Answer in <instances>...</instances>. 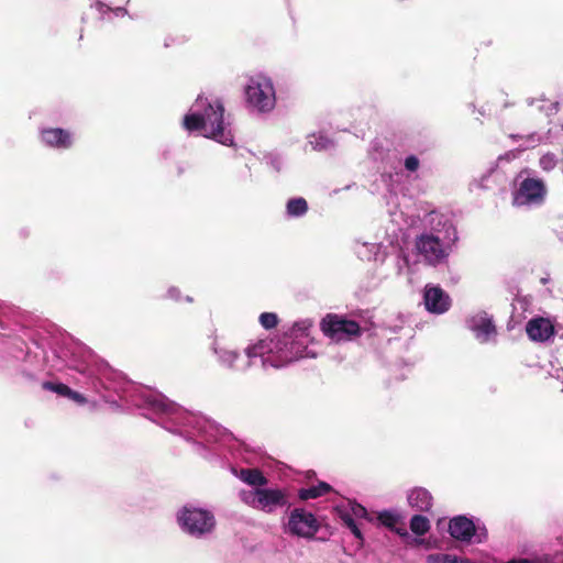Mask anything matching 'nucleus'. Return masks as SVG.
Masks as SVG:
<instances>
[{
  "mask_svg": "<svg viewBox=\"0 0 563 563\" xmlns=\"http://www.w3.org/2000/svg\"><path fill=\"white\" fill-rule=\"evenodd\" d=\"M405 167L410 172H416L419 167V159L415 155H410L405 159Z\"/></svg>",
  "mask_w": 563,
  "mask_h": 563,
  "instance_id": "c756f323",
  "label": "nucleus"
},
{
  "mask_svg": "<svg viewBox=\"0 0 563 563\" xmlns=\"http://www.w3.org/2000/svg\"><path fill=\"white\" fill-rule=\"evenodd\" d=\"M239 477L244 483L255 486L256 488H262L268 482L258 468H242Z\"/></svg>",
  "mask_w": 563,
  "mask_h": 563,
  "instance_id": "2eb2a0df",
  "label": "nucleus"
},
{
  "mask_svg": "<svg viewBox=\"0 0 563 563\" xmlns=\"http://www.w3.org/2000/svg\"><path fill=\"white\" fill-rule=\"evenodd\" d=\"M244 501L254 509L272 514L288 504V496L283 489L255 488Z\"/></svg>",
  "mask_w": 563,
  "mask_h": 563,
  "instance_id": "20e7f679",
  "label": "nucleus"
},
{
  "mask_svg": "<svg viewBox=\"0 0 563 563\" xmlns=\"http://www.w3.org/2000/svg\"><path fill=\"white\" fill-rule=\"evenodd\" d=\"M452 556L444 553L430 554L427 558V563H452Z\"/></svg>",
  "mask_w": 563,
  "mask_h": 563,
  "instance_id": "a878e982",
  "label": "nucleus"
},
{
  "mask_svg": "<svg viewBox=\"0 0 563 563\" xmlns=\"http://www.w3.org/2000/svg\"><path fill=\"white\" fill-rule=\"evenodd\" d=\"M547 195L544 183L536 178H526L514 194L515 206L540 205Z\"/></svg>",
  "mask_w": 563,
  "mask_h": 563,
  "instance_id": "0eeeda50",
  "label": "nucleus"
},
{
  "mask_svg": "<svg viewBox=\"0 0 563 563\" xmlns=\"http://www.w3.org/2000/svg\"><path fill=\"white\" fill-rule=\"evenodd\" d=\"M289 531L298 537L312 538L319 530L316 517L301 508H295L288 520Z\"/></svg>",
  "mask_w": 563,
  "mask_h": 563,
  "instance_id": "6e6552de",
  "label": "nucleus"
},
{
  "mask_svg": "<svg viewBox=\"0 0 563 563\" xmlns=\"http://www.w3.org/2000/svg\"><path fill=\"white\" fill-rule=\"evenodd\" d=\"M449 532L455 540L470 542L476 532V527L470 518L456 516L450 520Z\"/></svg>",
  "mask_w": 563,
  "mask_h": 563,
  "instance_id": "9b49d317",
  "label": "nucleus"
},
{
  "mask_svg": "<svg viewBox=\"0 0 563 563\" xmlns=\"http://www.w3.org/2000/svg\"><path fill=\"white\" fill-rule=\"evenodd\" d=\"M246 101L260 112H268L275 107V90L268 78H251L245 87Z\"/></svg>",
  "mask_w": 563,
  "mask_h": 563,
  "instance_id": "f257e3e1",
  "label": "nucleus"
},
{
  "mask_svg": "<svg viewBox=\"0 0 563 563\" xmlns=\"http://www.w3.org/2000/svg\"><path fill=\"white\" fill-rule=\"evenodd\" d=\"M287 213L290 217H301L308 211V203L305 198H292L287 202Z\"/></svg>",
  "mask_w": 563,
  "mask_h": 563,
  "instance_id": "6ab92c4d",
  "label": "nucleus"
},
{
  "mask_svg": "<svg viewBox=\"0 0 563 563\" xmlns=\"http://www.w3.org/2000/svg\"><path fill=\"white\" fill-rule=\"evenodd\" d=\"M340 518L344 522V525L351 530V532L360 541H363V536L357 527L355 520L353 519L352 515L349 512H341Z\"/></svg>",
  "mask_w": 563,
  "mask_h": 563,
  "instance_id": "4be33fe9",
  "label": "nucleus"
},
{
  "mask_svg": "<svg viewBox=\"0 0 563 563\" xmlns=\"http://www.w3.org/2000/svg\"><path fill=\"white\" fill-rule=\"evenodd\" d=\"M351 515L357 518H367L368 512L365 507L357 503L351 504Z\"/></svg>",
  "mask_w": 563,
  "mask_h": 563,
  "instance_id": "bb28decb",
  "label": "nucleus"
},
{
  "mask_svg": "<svg viewBox=\"0 0 563 563\" xmlns=\"http://www.w3.org/2000/svg\"><path fill=\"white\" fill-rule=\"evenodd\" d=\"M558 106H559L558 102L541 100L536 104V109H538L540 111H545L547 115H551V114H555L558 112ZM533 110H534V104L531 106L528 114H532Z\"/></svg>",
  "mask_w": 563,
  "mask_h": 563,
  "instance_id": "412c9836",
  "label": "nucleus"
},
{
  "mask_svg": "<svg viewBox=\"0 0 563 563\" xmlns=\"http://www.w3.org/2000/svg\"><path fill=\"white\" fill-rule=\"evenodd\" d=\"M311 327L312 323L309 321L296 322L292 327V332L300 333L302 335H308V331Z\"/></svg>",
  "mask_w": 563,
  "mask_h": 563,
  "instance_id": "cd10ccee",
  "label": "nucleus"
},
{
  "mask_svg": "<svg viewBox=\"0 0 563 563\" xmlns=\"http://www.w3.org/2000/svg\"><path fill=\"white\" fill-rule=\"evenodd\" d=\"M260 322L263 328L269 330L278 324V317L274 312H263L260 316Z\"/></svg>",
  "mask_w": 563,
  "mask_h": 563,
  "instance_id": "b1692460",
  "label": "nucleus"
},
{
  "mask_svg": "<svg viewBox=\"0 0 563 563\" xmlns=\"http://www.w3.org/2000/svg\"><path fill=\"white\" fill-rule=\"evenodd\" d=\"M67 398L71 399L73 401H75L79 405H85L87 402V398L82 394H80L76 390H73L71 388L69 390Z\"/></svg>",
  "mask_w": 563,
  "mask_h": 563,
  "instance_id": "7c9ffc66",
  "label": "nucleus"
},
{
  "mask_svg": "<svg viewBox=\"0 0 563 563\" xmlns=\"http://www.w3.org/2000/svg\"><path fill=\"white\" fill-rule=\"evenodd\" d=\"M332 490V487L325 482H319L318 485L308 488H301L298 492V497L301 500L314 499L323 496Z\"/></svg>",
  "mask_w": 563,
  "mask_h": 563,
  "instance_id": "dca6fc26",
  "label": "nucleus"
},
{
  "mask_svg": "<svg viewBox=\"0 0 563 563\" xmlns=\"http://www.w3.org/2000/svg\"><path fill=\"white\" fill-rule=\"evenodd\" d=\"M238 353L234 351H223L221 354V360L227 363L230 367H235L234 362L238 358Z\"/></svg>",
  "mask_w": 563,
  "mask_h": 563,
  "instance_id": "c85d7f7f",
  "label": "nucleus"
},
{
  "mask_svg": "<svg viewBox=\"0 0 563 563\" xmlns=\"http://www.w3.org/2000/svg\"><path fill=\"white\" fill-rule=\"evenodd\" d=\"M526 332L531 341L544 342L554 335L555 330L549 319L537 317L527 322Z\"/></svg>",
  "mask_w": 563,
  "mask_h": 563,
  "instance_id": "9d476101",
  "label": "nucleus"
},
{
  "mask_svg": "<svg viewBox=\"0 0 563 563\" xmlns=\"http://www.w3.org/2000/svg\"><path fill=\"white\" fill-rule=\"evenodd\" d=\"M423 300L426 309L437 314L446 312L451 307L450 296L439 286L427 287Z\"/></svg>",
  "mask_w": 563,
  "mask_h": 563,
  "instance_id": "1a4fd4ad",
  "label": "nucleus"
},
{
  "mask_svg": "<svg viewBox=\"0 0 563 563\" xmlns=\"http://www.w3.org/2000/svg\"><path fill=\"white\" fill-rule=\"evenodd\" d=\"M408 503L412 508L427 512L430 511L433 506V497L428 489L415 487L408 495Z\"/></svg>",
  "mask_w": 563,
  "mask_h": 563,
  "instance_id": "4468645a",
  "label": "nucleus"
},
{
  "mask_svg": "<svg viewBox=\"0 0 563 563\" xmlns=\"http://www.w3.org/2000/svg\"><path fill=\"white\" fill-rule=\"evenodd\" d=\"M471 330L482 343L487 342L490 336L496 335V327L493 318L487 312H481L472 318Z\"/></svg>",
  "mask_w": 563,
  "mask_h": 563,
  "instance_id": "ddd939ff",
  "label": "nucleus"
},
{
  "mask_svg": "<svg viewBox=\"0 0 563 563\" xmlns=\"http://www.w3.org/2000/svg\"><path fill=\"white\" fill-rule=\"evenodd\" d=\"M41 139L47 146L59 150H67L73 144L70 132L60 128L43 129Z\"/></svg>",
  "mask_w": 563,
  "mask_h": 563,
  "instance_id": "f8f14e48",
  "label": "nucleus"
},
{
  "mask_svg": "<svg viewBox=\"0 0 563 563\" xmlns=\"http://www.w3.org/2000/svg\"><path fill=\"white\" fill-rule=\"evenodd\" d=\"M377 518L383 526L389 528L390 530H395L400 536L408 534L407 530L405 528H400V529L396 528V526L399 521V517L396 514L385 510V511L379 512Z\"/></svg>",
  "mask_w": 563,
  "mask_h": 563,
  "instance_id": "f3484780",
  "label": "nucleus"
},
{
  "mask_svg": "<svg viewBox=\"0 0 563 563\" xmlns=\"http://www.w3.org/2000/svg\"><path fill=\"white\" fill-rule=\"evenodd\" d=\"M202 115L206 119L205 136L211 137L224 145L232 144V135L224 130V107L221 102H217L216 106L209 103Z\"/></svg>",
  "mask_w": 563,
  "mask_h": 563,
  "instance_id": "423d86ee",
  "label": "nucleus"
},
{
  "mask_svg": "<svg viewBox=\"0 0 563 563\" xmlns=\"http://www.w3.org/2000/svg\"><path fill=\"white\" fill-rule=\"evenodd\" d=\"M257 345H253V346H249L245 352H246V355L247 357H253V356H257L260 354V352L257 351Z\"/></svg>",
  "mask_w": 563,
  "mask_h": 563,
  "instance_id": "2f4dec72",
  "label": "nucleus"
},
{
  "mask_svg": "<svg viewBox=\"0 0 563 563\" xmlns=\"http://www.w3.org/2000/svg\"><path fill=\"white\" fill-rule=\"evenodd\" d=\"M321 331L336 342L361 335V327L354 321L335 313H328L320 322Z\"/></svg>",
  "mask_w": 563,
  "mask_h": 563,
  "instance_id": "f03ea898",
  "label": "nucleus"
},
{
  "mask_svg": "<svg viewBox=\"0 0 563 563\" xmlns=\"http://www.w3.org/2000/svg\"><path fill=\"white\" fill-rule=\"evenodd\" d=\"M539 164L543 170H545V172L552 170L556 166L555 155L550 154V153L544 154L543 156H541Z\"/></svg>",
  "mask_w": 563,
  "mask_h": 563,
  "instance_id": "393cba45",
  "label": "nucleus"
},
{
  "mask_svg": "<svg viewBox=\"0 0 563 563\" xmlns=\"http://www.w3.org/2000/svg\"><path fill=\"white\" fill-rule=\"evenodd\" d=\"M42 387L45 390L54 391L63 397H67L70 390V387L63 383L44 382Z\"/></svg>",
  "mask_w": 563,
  "mask_h": 563,
  "instance_id": "5701e85b",
  "label": "nucleus"
},
{
  "mask_svg": "<svg viewBox=\"0 0 563 563\" xmlns=\"http://www.w3.org/2000/svg\"><path fill=\"white\" fill-rule=\"evenodd\" d=\"M184 128L189 131H205L206 132V119L202 114L191 113L184 118Z\"/></svg>",
  "mask_w": 563,
  "mask_h": 563,
  "instance_id": "a211bd4d",
  "label": "nucleus"
},
{
  "mask_svg": "<svg viewBox=\"0 0 563 563\" xmlns=\"http://www.w3.org/2000/svg\"><path fill=\"white\" fill-rule=\"evenodd\" d=\"M452 563H471V560H468L466 558H459L456 555H453Z\"/></svg>",
  "mask_w": 563,
  "mask_h": 563,
  "instance_id": "473e14b6",
  "label": "nucleus"
},
{
  "mask_svg": "<svg viewBox=\"0 0 563 563\" xmlns=\"http://www.w3.org/2000/svg\"><path fill=\"white\" fill-rule=\"evenodd\" d=\"M410 529L417 536H423L429 531L430 522L427 517L415 515L410 519Z\"/></svg>",
  "mask_w": 563,
  "mask_h": 563,
  "instance_id": "aec40b11",
  "label": "nucleus"
},
{
  "mask_svg": "<svg viewBox=\"0 0 563 563\" xmlns=\"http://www.w3.org/2000/svg\"><path fill=\"white\" fill-rule=\"evenodd\" d=\"M178 522L185 531L192 536L208 533L216 525L214 516L210 511L187 507L178 516Z\"/></svg>",
  "mask_w": 563,
  "mask_h": 563,
  "instance_id": "7ed1b4c3",
  "label": "nucleus"
},
{
  "mask_svg": "<svg viewBox=\"0 0 563 563\" xmlns=\"http://www.w3.org/2000/svg\"><path fill=\"white\" fill-rule=\"evenodd\" d=\"M415 246L419 255H421L428 265L437 266L443 263L449 251L444 246L439 236L431 233H423L416 238Z\"/></svg>",
  "mask_w": 563,
  "mask_h": 563,
  "instance_id": "39448f33",
  "label": "nucleus"
}]
</instances>
